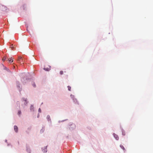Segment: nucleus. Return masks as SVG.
<instances>
[{
	"label": "nucleus",
	"instance_id": "nucleus-19",
	"mask_svg": "<svg viewBox=\"0 0 153 153\" xmlns=\"http://www.w3.org/2000/svg\"><path fill=\"white\" fill-rule=\"evenodd\" d=\"M20 91H21V90H22V88H20Z\"/></svg>",
	"mask_w": 153,
	"mask_h": 153
},
{
	"label": "nucleus",
	"instance_id": "nucleus-7",
	"mask_svg": "<svg viewBox=\"0 0 153 153\" xmlns=\"http://www.w3.org/2000/svg\"><path fill=\"white\" fill-rule=\"evenodd\" d=\"M68 90L69 91H71V87L70 86H68Z\"/></svg>",
	"mask_w": 153,
	"mask_h": 153
},
{
	"label": "nucleus",
	"instance_id": "nucleus-16",
	"mask_svg": "<svg viewBox=\"0 0 153 153\" xmlns=\"http://www.w3.org/2000/svg\"><path fill=\"white\" fill-rule=\"evenodd\" d=\"M5 59H6V58H3V60H5Z\"/></svg>",
	"mask_w": 153,
	"mask_h": 153
},
{
	"label": "nucleus",
	"instance_id": "nucleus-5",
	"mask_svg": "<svg viewBox=\"0 0 153 153\" xmlns=\"http://www.w3.org/2000/svg\"><path fill=\"white\" fill-rule=\"evenodd\" d=\"M49 66V68H44V69L46 71H49L51 69H50L51 67L49 66Z\"/></svg>",
	"mask_w": 153,
	"mask_h": 153
},
{
	"label": "nucleus",
	"instance_id": "nucleus-9",
	"mask_svg": "<svg viewBox=\"0 0 153 153\" xmlns=\"http://www.w3.org/2000/svg\"><path fill=\"white\" fill-rule=\"evenodd\" d=\"M120 147H121V148L123 150H125V149H124V147L122 145H120Z\"/></svg>",
	"mask_w": 153,
	"mask_h": 153
},
{
	"label": "nucleus",
	"instance_id": "nucleus-10",
	"mask_svg": "<svg viewBox=\"0 0 153 153\" xmlns=\"http://www.w3.org/2000/svg\"><path fill=\"white\" fill-rule=\"evenodd\" d=\"M122 134L123 135H125L126 134V133L124 131H122Z\"/></svg>",
	"mask_w": 153,
	"mask_h": 153
},
{
	"label": "nucleus",
	"instance_id": "nucleus-14",
	"mask_svg": "<svg viewBox=\"0 0 153 153\" xmlns=\"http://www.w3.org/2000/svg\"><path fill=\"white\" fill-rule=\"evenodd\" d=\"M33 86L34 87H36V85H35V84H33Z\"/></svg>",
	"mask_w": 153,
	"mask_h": 153
},
{
	"label": "nucleus",
	"instance_id": "nucleus-13",
	"mask_svg": "<svg viewBox=\"0 0 153 153\" xmlns=\"http://www.w3.org/2000/svg\"><path fill=\"white\" fill-rule=\"evenodd\" d=\"M33 108V106L32 105H31L30 107V109Z\"/></svg>",
	"mask_w": 153,
	"mask_h": 153
},
{
	"label": "nucleus",
	"instance_id": "nucleus-2",
	"mask_svg": "<svg viewBox=\"0 0 153 153\" xmlns=\"http://www.w3.org/2000/svg\"><path fill=\"white\" fill-rule=\"evenodd\" d=\"M14 129L15 131L17 132L18 131V128L17 126H14Z\"/></svg>",
	"mask_w": 153,
	"mask_h": 153
},
{
	"label": "nucleus",
	"instance_id": "nucleus-1",
	"mask_svg": "<svg viewBox=\"0 0 153 153\" xmlns=\"http://www.w3.org/2000/svg\"><path fill=\"white\" fill-rule=\"evenodd\" d=\"M23 59H22V57L21 56H19L18 58V62L19 63L21 64L22 65L23 64V62H22V63L21 62V60H22Z\"/></svg>",
	"mask_w": 153,
	"mask_h": 153
},
{
	"label": "nucleus",
	"instance_id": "nucleus-12",
	"mask_svg": "<svg viewBox=\"0 0 153 153\" xmlns=\"http://www.w3.org/2000/svg\"><path fill=\"white\" fill-rule=\"evenodd\" d=\"M38 111H39V112H41V109L40 108H39V109Z\"/></svg>",
	"mask_w": 153,
	"mask_h": 153
},
{
	"label": "nucleus",
	"instance_id": "nucleus-15",
	"mask_svg": "<svg viewBox=\"0 0 153 153\" xmlns=\"http://www.w3.org/2000/svg\"><path fill=\"white\" fill-rule=\"evenodd\" d=\"M2 7L4 8V9H5L6 8V7L4 6H2Z\"/></svg>",
	"mask_w": 153,
	"mask_h": 153
},
{
	"label": "nucleus",
	"instance_id": "nucleus-8",
	"mask_svg": "<svg viewBox=\"0 0 153 153\" xmlns=\"http://www.w3.org/2000/svg\"><path fill=\"white\" fill-rule=\"evenodd\" d=\"M21 112L20 111H18V114L19 115H20L21 114Z\"/></svg>",
	"mask_w": 153,
	"mask_h": 153
},
{
	"label": "nucleus",
	"instance_id": "nucleus-6",
	"mask_svg": "<svg viewBox=\"0 0 153 153\" xmlns=\"http://www.w3.org/2000/svg\"><path fill=\"white\" fill-rule=\"evenodd\" d=\"M17 87L19 88H20L19 82L18 81H17L16 82Z\"/></svg>",
	"mask_w": 153,
	"mask_h": 153
},
{
	"label": "nucleus",
	"instance_id": "nucleus-4",
	"mask_svg": "<svg viewBox=\"0 0 153 153\" xmlns=\"http://www.w3.org/2000/svg\"><path fill=\"white\" fill-rule=\"evenodd\" d=\"M113 135H114V138L117 140H118V139H119V137L117 135L114 134H113Z\"/></svg>",
	"mask_w": 153,
	"mask_h": 153
},
{
	"label": "nucleus",
	"instance_id": "nucleus-3",
	"mask_svg": "<svg viewBox=\"0 0 153 153\" xmlns=\"http://www.w3.org/2000/svg\"><path fill=\"white\" fill-rule=\"evenodd\" d=\"M8 60L9 62L11 63L13 61V59L11 57L9 58Z\"/></svg>",
	"mask_w": 153,
	"mask_h": 153
},
{
	"label": "nucleus",
	"instance_id": "nucleus-17",
	"mask_svg": "<svg viewBox=\"0 0 153 153\" xmlns=\"http://www.w3.org/2000/svg\"><path fill=\"white\" fill-rule=\"evenodd\" d=\"M23 62V60H21V62H22H22Z\"/></svg>",
	"mask_w": 153,
	"mask_h": 153
},
{
	"label": "nucleus",
	"instance_id": "nucleus-11",
	"mask_svg": "<svg viewBox=\"0 0 153 153\" xmlns=\"http://www.w3.org/2000/svg\"><path fill=\"white\" fill-rule=\"evenodd\" d=\"M60 74L61 75H62L63 74V72L62 71H61L60 72Z\"/></svg>",
	"mask_w": 153,
	"mask_h": 153
},
{
	"label": "nucleus",
	"instance_id": "nucleus-18",
	"mask_svg": "<svg viewBox=\"0 0 153 153\" xmlns=\"http://www.w3.org/2000/svg\"><path fill=\"white\" fill-rule=\"evenodd\" d=\"M49 116H47V118H49Z\"/></svg>",
	"mask_w": 153,
	"mask_h": 153
}]
</instances>
